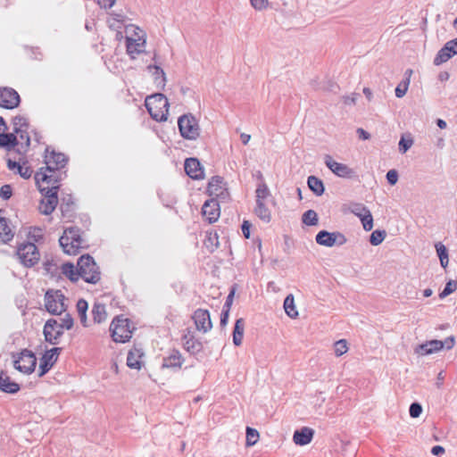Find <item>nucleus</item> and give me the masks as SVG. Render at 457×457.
I'll list each match as a JSON object with an SVG mask.
<instances>
[{"label": "nucleus", "mask_w": 457, "mask_h": 457, "mask_svg": "<svg viewBox=\"0 0 457 457\" xmlns=\"http://www.w3.org/2000/svg\"><path fill=\"white\" fill-rule=\"evenodd\" d=\"M62 272L73 282L81 278L87 283L96 284L101 278L98 266L88 254L79 257L77 267L71 262L63 263Z\"/></svg>", "instance_id": "nucleus-1"}, {"label": "nucleus", "mask_w": 457, "mask_h": 457, "mask_svg": "<svg viewBox=\"0 0 457 457\" xmlns=\"http://www.w3.org/2000/svg\"><path fill=\"white\" fill-rule=\"evenodd\" d=\"M46 167L41 168L35 175V179L37 184L46 183L47 185H59L62 179V170L67 163L66 156L62 153L54 151L49 152L46 150L45 155Z\"/></svg>", "instance_id": "nucleus-2"}, {"label": "nucleus", "mask_w": 457, "mask_h": 457, "mask_svg": "<svg viewBox=\"0 0 457 457\" xmlns=\"http://www.w3.org/2000/svg\"><path fill=\"white\" fill-rule=\"evenodd\" d=\"M145 105L150 116L156 121H164L167 120L169 112V102L167 97L161 94H154L147 96Z\"/></svg>", "instance_id": "nucleus-3"}, {"label": "nucleus", "mask_w": 457, "mask_h": 457, "mask_svg": "<svg viewBox=\"0 0 457 457\" xmlns=\"http://www.w3.org/2000/svg\"><path fill=\"white\" fill-rule=\"evenodd\" d=\"M60 245L67 254L73 255L79 253L82 247V238L79 229L76 228H68L59 239Z\"/></svg>", "instance_id": "nucleus-4"}, {"label": "nucleus", "mask_w": 457, "mask_h": 457, "mask_svg": "<svg viewBox=\"0 0 457 457\" xmlns=\"http://www.w3.org/2000/svg\"><path fill=\"white\" fill-rule=\"evenodd\" d=\"M43 184H37L39 190L45 195V198L40 202L39 211L45 215H49L54 211L58 204L57 193L59 185H47L44 187Z\"/></svg>", "instance_id": "nucleus-5"}, {"label": "nucleus", "mask_w": 457, "mask_h": 457, "mask_svg": "<svg viewBox=\"0 0 457 457\" xmlns=\"http://www.w3.org/2000/svg\"><path fill=\"white\" fill-rule=\"evenodd\" d=\"M180 135L187 140H195L200 135V127L197 120L191 113L183 114L178 120Z\"/></svg>", "instance_id": "nucleus-6"}, {"label": "nucleus", "mask_w": 457, "mask_h": 457, "mask_svg": "<svg viewBox=\"0 0 457 457\" xmlns=\"http://www.w3.org/2000/svg\"><path fill=\"white\" fill-rule=\"evenodd\" d=\"M16 254L20 262L27 268L35 266L40 260V253L34 243H23L17 248Z\"/></svg>", "instance_id": "nucleus-7"}, {"label": "nucleus", "mask_w": 457, "mask_h": 457, "mask_svg": "<svg viewBox=\"0 0 457 457\" xmlns=\"http://www.w3.org/2000/svg\"><path fill=\"white\" fill-rule=\"evenodd\" d=\"M110 330L113 341L117 343H125L132 337L129 319L116 317L111 323Z\"/></svg>", "instance_id": "nucleus-8"}, {"label": "nucleus", "mask_w": 457, "mask_h": 457, "mask_svg": "<svg viewBox=\"0 0 457 457\" xmlns=\"http://www.w3.org/2000/svg\"><path fill=\"white\" fill-rule=\"evenodd\" d=\"M454 342L453 337H448L444 341L436 339L427 341L415 348V353L428 355L437 353L444 348L450 350L454 346Z\"/></svg>", "instance_id": "nucleus-9"}, {"label": "nucleus", "mask_w": 457, "mask_h": 457, "mask_svg": "<svg viewBox=\"0 0 457 457\" xmlns=\"http://www.w3.org/2000/svg\"><path fill=\"white\" fill-rule=\"evenodd\" d=\"M45 306L48 312L54 315H60L66 310L65 297L59 291L49 290L45 295Z\"/></svg>", "instance_id": "nucleus-10"}, {"label": "nucleus", "mask_w": 457, "mask_h": 457, "mask_svg": "<svg viewBox=\"0 0 457 457\" xmlns=\"http://www.w3.org/2000/svg\"><path fill=\"white\" fill-rule=\"evenodd\" d=\"M37 364V358L35 354L27 349L22 350L17 359L13 361V366L16 370L25 373V374H30L34 371L35 367Z\"/></svg>", "instance_id": "nucleus-11"}, {"label": "nucleus", "mask_w": 457, "mask_h": 457, "mask_svg": "<svg viewBox=\"0 0 457 457\" xmlns=\"http://www.w3.org/2000/svg\"><path fill=\"white\" fill-rule=\"evenodd\" d=\"M207 191L209 195L217 201L227 202L229 198V193L226 187V183L220 176H214L211 179Z\"/></svg>", "instance_id": "nucleus-12"}, {"label": "nucleus", "mask_w": 457, "mask_h": 457, "mask_svg": "<svg viewBox=\"0 0 457 457\" xmlns=\"http://www.w3.org/2000/svg\"><path fill=\"white\" fill-rule=\"evenodd\" d=\"M316 242L320 245L332 247L335 245H343L346 243V237L340 232H328L321 230L316 235Z\"/></svg>", "instance_id": "nucleus-13"}, {"label": "nucleus", "mask_w": 457, "mask_h": 457, "mask_svg": "<svg viewBox=\"0 0 457 457\" xmlns=\"http://www.w3.org/2000/svg\"><path fill=\"white\" fill-rule=\"evenodd\" d=\"M63 330L59 327V321L55 319L48 320L44 326L43 333L45 339L51 345H57L60 342L61 337L63 335Z\"/></svg>", "instance_id": "nucleus-14"}, {"label": "nucleus", "mask_w": 457, "mask_h": 457, "mask_svg": "<svg viewBox=\"0 0 457 457\" xmlns=\"http://www.w3.org/2000/svg\"><path fill=\"white\" fill-rule=\"evenodd\" d=\"M325 165L337 177L351 179L354 176V170L346 164L336 162L332 156L326 154L324 156Z\"/></svg>", "instance_id": "nucleus-15"}, {"label": "nucleus", "mask_w": 457, "mask_h": 457, "mask_svg": "<svg viewBox=\"0 0 457 457\" xmlns=\"http://www.w3.org/2000/svg\"><path fill=\"white\" fill-rule=\"evenodd\" d=\"M62 351L60 347H54L48 351H46L42 358L40 359L39 368H38V376L43 377L46 373H47L50 369L56 362L58 356Z\"/></svg>", "instance_id": "nucleus-16"}, {"label": "nucleus", "mask_w": 457, "mask_h": 457, "mask_svg": "<svg viewBox=\"0 0 457 457\" xmlns=\"http://www.w3.org/2000/svg\"><path fill=\"white\" fill-rule=\"evenodd\" d=\"M20 102V96L16 90L12 87H0V107L13 109Z\"/></svg>", "instance_id": "nucleus-17"}, {"label": "nucleus", "mask_w": 457, "mask_h": 457, "mask_svg": "<svg viewBox=\"0 0 457 457\" xmlns=\"http://www.w3.org/2000/svg\"><path fill=\"white\" fill-rule=\"evenodd\" d=\"M457 54V37L445 43V45L438 51L434 64L438 66L446 62L453 55Z\"/></svg>", "instance_id": "nucleus-18"}, {"label": "nucleus", "mask_w": 457, "mask_h": 457, "mask_svg": "<svg viewBox=\"0 0 457 457\" xmlns=\"http://www.w3.org/2000/svg\"><path fill=\"white\" fill-rule=\"evenodd\" d=\"M352 212L357 216L365 231H370L373 228V217L370 211L361 204H356L352 207Z\"/></svg>", "instance_id": "nucleus-19"}, {"label": "nucleus", "mask_w": 457, "mask_h": 457, "mask_svg": "<svg viewBox=\"0 0 457 457\" xmlns=\"http://www.w3.org/2000/svg\"><path fill=\"white\" fill-rule=\"evenodd\" d=\"M139 35L141 37H126L127 53L132 59L142 54L145 48V35Z\"/></svg>", "instance_id": "nucleus-20"}, {"label": "nucleus", "mask_w": 457, "mask_h": 457, "mask_svg": "<svg viewBox=\"0 0 457 457\" xmlns=\"http://www.w3.org/2000/svg\"><path fill=\"white\" fill-rule=\"evenodd\" d=\"M193 320L195 321L196 329L203 333H207L212 328L210 313L207 310L197 309L193 314Z\"/></svg>", "instance_id": "nucleus-21"}, {"label": "nucleus", "mask_w": 457, "mask_h": 457, "mask_svg": "<svg viewBox=\"0 0 457 457\" xmlns=\"http://www.w3.org/2000/svg\"><path fill=\"white\" fill-rule=\"evenodd\" d=\"M220 213L219 202L216 199L212 198L205 201L202 207V214L210 223L215 222L219 219Z\"/></svg>", "instance_id": "nucleus-22"}, {"label": "nucleus", "mask_w": 457, "mask_h": 457, "mask_svg": "<svg viewBox=\"0 0 457 457\" xmlns=\"http://www.w3.org/2000/svg\"><path fill=\"white\" fill-rule=\"evenodd\" d=\"M184 168L186 173L193 179H201L204 176L203 167L196 158H187Z\"/></svg>", "instance_id": "nucleus-23"}, {"label": "nucleus", "mask_w": 457, "mask_h": 457, "mask_svg": "<svg viewBox=\"0 0 457 457\" xmlns=\"http://www.w3.org/2000/svg\"><path fill=\"white\" fill-rule=\"evenodd\" d=\"M314 430L309 427H303L294 432L293 441L296 445L303 446L310 444L313 438Z\"/></svg>", "instance_id": "nucleus-24"}, {"label": "nucleus", "mask_w": 457, "mask_h": 457, "mask_svg": "<svg viewBox=\"0 0 457 457\" xmlns=\"http://www.w3.org/2000/svg\"><path fill=\"white\" fill-rule=\"evenodd\" d=\"M144 352L140 347H133L128 353L127 365L130 369L140 370L143 365Z\"/></svg>", "instance_id": "nucleus-25"}, {"label": "nucleus", "mask_w": 457, "mask_h": 457, "mask_svg": "<svg viewBox=\"0 0 457 457\" xmlns=\"http://www.w3.org/2000/svg\"><path fill=\"white\" fill-rule=\"evenodd\" d=\"M21 389L20 385L4 372L0 373V390L7 394H16Z\"/></svg>", "instance_id": "nucleus-26"}, {"label": "nucleus", "mask_w": 457, "mask_h": 457, "mask_svg": "<svg viewBox=\"0 0 457 457\" xmlns=\"http://www.w3.org/2000/svg\"><path fill=\"white\" fill-rule=\"evenodd\" d=\"M184 362L181 353L178 350H172L170 353L163 359L162 368L179 369Z\"/></svg>", "instance_id": "nucleus-27"}, {"label": "nucleus", "mask_w": 457, "mask_h": 457, "mask_svg": "<svg viewBox=\"0 0 457 457\" xmlns=\"http://www.w3.org/2000/svg\"><path fill=\"white\" fill-rule=\"evenodd\" d=\"M147 70L152 73L156 87L163 89L166 85V75L163 70L157 65H148Z\"/></svg>", "instance_id": "nucleus-28"}, {"label": "nucleus", "mask_w": 457, "mask_h": 457, "mask_svg": "<svg viewBox=\"0 0 457 457\" xmlns=\"http://www.w3.org/2000/svg\"><path fill=\"white\" fill-rule=\"evenodd\" d=\"M91 312L96 323H102L107 319L106 307L103 303H95Z\"/></svg>", "instance_id": "nucleus-29"}, {"label": "nucleus", "mask_w": 457, "mask_h": 457, "mask_svg": "<svg viewBox=\"0 0 457 457\" xmlns=\"http://www.w3.org/2000/svg\"><path fill=\"white\" fill-rule=\"evenodd\" d=\"M255 214L264 222L269 223L271 220V213L266 205V201L256 202Z\"/></svg>", "instance_id": "nucleus-30"}, {"label": "nucleus", "mask_w": 457, "mask_h": 457, "mask_svg": "<svg viewBox=\"0 0 457 457\" xmlns=\"http://www.w3.org/2000/svg\"><path fill=\"white\" fill-rule=\"evenodd\" d=\"M245 330V322L242 318L237 319L235 323L233 331V343L235 345L239 346L243 342Z\"/></svg>", "instance_id": "nucleus-31"}, {"label": "nucleus", "mask_w": 457, "mask_h": 457, "mask_svg": "<svg viewBox=\"0 0 457 457\" xmlns=\"http://www.w3.org/2000/svg\"><path fill=\"white\" fill-rule=\"evenodd\" d=\"M308 187L318 196L324 193V184L321 179L315 176H310L307 179Z\"/></svg>", "instance_id": "nucleus-32"}, {"label": "nucleus", "mask_w": 457, "mask_h": 457, "mask_svg": "<svg viewBox=\"0 0 457 457\" xmlns=\"http://www.w3.org/2000/svg\"><path fill=\"white\" fill-rule=\"evenodd\" d=\"M284 310L287 315L292 319H295L298 316V312L295 304V298L292 294L287 295L285 298Z\"/></svg>", "instance_id": "nucleus-33"}, {"label": "nucleus", "mask_w": 457, "mask_h": 457, "mask_svg": "<svg viewBox=\"0 0 457 457\" xmlns=\"http://www.w3.org/2000/svg\"><path fill=\"white\" fill-rule=\"evenodd\" d=\"M13 237V233L4 218H0V238L4 243L11 241Z\"/></svg>", "instance_id": "nucleus-34"}, {"label": "nucleus", "mask_w": 457, "mask_h": 457, "mask_svg": "<svg viewBox=\"0 0 457 457\" xmlns=\"http://www.w3.org/2000/svg\"><path fill=\"white\" fill-rule=\"evenodd\" d=\"M17 137L12 133H1L0 134V147L11 149L18 145Z\"/></svg>", "instance_id": "nucleus-35"}, {"label": "nucleus", "mask_w": 457, "mask_h": 457, "mask_svg": "<svg viewBox=\"0 0 457 457\" xmlns=\"http://www.w3.org/2000/svg\"><path fill=\"white\" fill-rule=\"evenodd\" d=\"M124 21L125 16L123 14L115 12H112L107 20L109 27L112 29H120L121 26L124 24Z\"/></svg>", "instance_id": "nucleus-36"}, {"label": "nucleus", "mask_w": 457, "mask_h": 457, "mask_svg": "<svg viewBox=\"0 0 457 457\" xmlns=\"http://www.w3.org/2000/svg\"><path fill=\"white\" fill-rule=\"evenodd\" d=\"M12 125L14 132H19L24 129H29L28 119L23 115H17L12 119Z\"/></svg>", "instance_id": "nucleus-37"}, {"label": "nucleus", "mask_w": 457, "mask_h": 457, "mask_svg": "<svg viewBox=\"0 0 457 457\" xmlns=\"http://www.w3.org/2000/svg\"><path fill=\"white\" fill-rule=\"evenodd\" d=\"M270 195V189L264 182L258 184L255 190L256 202L266 201Z\"/></svg>", "instance_id": "nucleus-38"}, {"label": "nucleus", "mask_w": 457, "mask_h": 457, "mask_svg": "<svg viewBox=\"0 0 457 457\" xmlns=\"http://www.w3.org/2000/svg\"><path fill=\"white\" fill-rule=\"evenodd\" d=\"M302 221L307 226H314L318 223V215L315 211L308 210L302 217Z\"/></svg>", "instance_id": "nucleus-39"}, {"label": "nucleus", "mask_w": 457, "mask_h": 457, "mask_svg": "<svg viewBox=\"0 0 457 457\" xmlns=\"http://www.w3.org/2000/svg\"><path fill=\"white\" fill-rule=\"evenodd\" d=\"M386 233L385 230L376 229L371 233V235L370 237V243L372 245L377 246L384 241V239L386 238Z\"/></svg>", "instance_id": "nucleus-40"}, {"label": "nucleus", "mask_w": 457, "mask_h": 457, "mask_svg": "<svg viewBox=\"0 0 457 457\" xmlns=\"http://www.w3.org/2000/svg\"><path fill=\"white\" fill-rule=\"evenodd\" d=\"M348 344L345 339H340L334 344V352L336 356L339 357L347 353Z\"/></svg>", "instance_id": "nucleus-41"}, {"label": "nucleus", "mask_w": 457, "mask_h": 457, "mask_svg": "<svg viewBox=\"0 0 457 457\" xmlns=\"http://www.w3.org/2000/svg\"><path fill=\"white\" fill-rule=\"evenodd\" d=\"M259 439V433L256 429L247 427L246 428V445H254Z\"/></svg>", "instance_id": "nucleus-42"}, {"label": "nucleus", "mask_w": 457, "mask_h": 457, "mask_svg": "<svg viewBox=\"0 0 457 457\" xmlns=\"http://www.w3.org/2000/svg\"><path fill=\"white\" fill-rule=\"evenodd\" d=\"M125 32H126V37H141L140 35H139V32L140 34L142 35H145V33L144 32V30H142L139 27L134 25V24H129V25H126L125 26Z\"/></svg>", "instance_id": "nucleus-43"}, {"label": "nucleus", "mask_w": 457, "mask_h": 457, "mask_svg": "<svg viewBox=\"0 0 457 457\" xmlns=\"http://www.w3.org/2000/svg\"><path fill=\"white\" fill-rule=\"evenodd\" d=\"M410 85L409 78H405L403 81H401L395 88V96L398 98H402L405 96L408 87Z\"/></svg>", "instance_id": "nucleus-44"}, {"label": "nucleus", "mask_w": 457, "mask_h": 457, "mask_svg": "<svg viewBox=\"0 0 457 457\" xmlns=\"http://www.w3.org/2000/svg\"><path fill=\"white\" fill-rule=\"evenodd\" d=\"M17 134V139H18V142L19 144L21 145V146L23 147H29V144H30V137H29V129H24V130H21V131H19V132H15Z\"/></svg>", "instance_id": "nucleus-45"}, {"label": "nucleus", "mask_w": 457, "mask_h": 457, "mask_svg": "<svg viewBox=\"0 0 457 457\" xmlns=\"http://www.w3.org/2000/svg\"><path fill=\"white\" fill-rule=\"evenodd\" d=\"M457 289V281L455 280H449L444 290L439 294V297L441 299L446 297L447 295H451Z\"/></svg>", "instance_id": "nucleus-46"}, {"label": "nucleus", "mask_w": 457, "mask_h": 457, "mask_svg": "<svg viewBox=\"0 0 457 457\" xmlns=\"http://www.w3.org/2000/svg\"><path fill=\"white\" fill-rule=\"evenodd\" d=\"M29 238L35 242H39L44 238V230L41 228L35 227L30 228L29 232Z\"/></svg>", "instance_id": "nucleus-47"}, {"label": "nucleus", "mask_w": 457, "mask_h": 457, "mask_svg": "<svg viewBox=\"0 0 457 457\" xmlns=\"http://www.w3.org/2000/svg\"><path fill=\"white\" fill-rule=\"evenodd\" d=\"M251 6L258 12L266 10L269 7V0H249Z\"/></svg>", "instance_id": "nucleus-48"}, {"label": "nucleus", "mask_w": 457, "mask_h": 457, "mask_svg": "<svg viewBox=\"0 0 457 457\" xmlns=\"http://www.w3.org/2000/svg\"><path fill=\"white\" fill-rule=\"evenodd\" d=\"M59 327L64 331V329H71L73 327V319L70 314H65L63 318H61L59 320Z\"/></svg>", "instance_id": "nucleus-49"}, {"label": "nucleus", "mask_w": 457, "mask_h": 457, "mask_svg": "<svg viewBox=\"0 0 457 457\" xmlns=\"http://www.w3.org/2000/svg\"><path fill=\"white\" fill-rule=\"evenodd\" d=\"M413 145V140L411 138L405 139L402 137L399 141V151L402 154L406 153Z\"/></svg>", "instance_id": "nucleus-50"}, {"label": "nucleus", "mask_w": 457, "mask_h": 457, "mask_svg": "<svg viewBox=\"0 0 457 457\" xmlns=\"http://www.w3.org/2000/svg\"><path fill=\"white\" fill-rule=\"evenodd\" d=\"M409 412L411 418H418L422 412V406L419 403H412L410 406Z\"/></svg>", "instance_id": "nucleus-51"}, {"label": "nucleus", "mask_w": 457, "mask_h": 457, "mask_svg": "<svg viewBox=\"0 0 457 457\" xmlns=\"http://www.w3.org/2000/svg\"><path fill=\"white\" fill-rule=\"evenodd\" d=\"M12 195V189L10 185H4L0 188V196L3 199L8 200L9 198H11Z\"/></svg>", "instance_id": "nucleus-52"}, {"label": "nucleus", "mask_w": 457, "mask_h": 457, "mask_svg": "<svg viewBox=\"0 0 457 457\" xmlns=\"http://www.w3.org/2000/svg\"><path fill=\"white\" fill-rule=\"evenodd\" d=\"M386 179L390 185H395L398 181V173L395 170H390L386 173Z\"/></svg>", "instance_id": "nucleus-53"}, {"label": "nucleus", "mask_w": 457, "mask_h": 457, "mask_svg": "<svg viewBox=\"0 0 457 457\" xmlns=\"http://www.w3.org/2000/svg\"><path fill=\"white\" fill-rule=\"evenodd\" d=\"M17 173H19L24 179H29L32 175V170L29 167H24L20 164L17 169Z\"/></svg>", "instance_id": "nucleus-54"}, {"label": "nucleus", "mask_w": 457, "mask_h": 457, "mask_svg": "<svg viewBox=\"0 0 457 457\" xmlns=\"http://www.w3.org/2000/svg\"><path fill=\"white\" fill-rule=\"evenodd\" d=\"M435 246L439 259L448 257L447 249L442 243L439 242Z\"/></svg>", "instance_id": "nucleus-55"}, {"label": "nucleus", "mask_w": 457, "mask_h": 457, "mask_svg": "<svg viewBox=\"0 0 457 457\" xmlns=\"http://www.w3.org/2000/svg\"><path fill=\"white\" fill-rule=\"evenodd\" d=\"M88 305L86 300L79 299L77 303V311L79 314L87 313Z\"/></svg>", "instance_id": "nucleus-56"}, {"label": "nucleus", "mask_w": 457, "mask_h": 457, "mask_svg": "<svg viewBox=\"0 0 457 457\" xmlns=\"http://www.w3.org/2000/svg\"><path fill=\"white\" fill-rule=\"evenodd\" d=\"M116 0H96L97 4L104 9H110L112 8Z\"/></svg>", "instance_id": "nucleus-57"}, {"label": "nucleus", "mask_w": 457, "mask_h": 457, "mask_svg": "<svg viewBox=\"0 0 457 457\" xmlns=\"http://www.w3.org/2000/svg\"><path fill=\"white\" fill-rule=\"evenodd\" d=\"M250 228H251V223L248 220H244L241 228H242L243 235L245 238L250 237Z\"/></svg>", "instance_id": "nucleus-58"}, {"label": "nucleus", "mask_w": 457, "mask_h": 457, "mask_svg": "<svg viewBox=\"0 0 457 457\" xmlns=\"http://www.w3.org/2000/svg\"><path fill=\"white\" fill-rule=\"evenodd\" d=\"M234 294H235V290L232 289L230 291V293L228 294V295L227 296V299H226V302L224 303L223 309L228 310V311L230 310V306H231L232 302H233Z\"/></svg>", "instance_id": "nucleus-59"}, {"label": "nucleus", "mask_w": 457, "mask_h": 457, "mask_svg": "<svg viewBox=\"0 0 457 457\" xmlns=\"http://www.w3.org/2000/svg\"><path fill=\"white\" fill-rule=\"evenodd\" d=\"M357 134L359 137L362 140H368L370 137V133L364 130L363 129H358Z\"/></svg>", "instance_id": "nucleus-60"}, {"label": "nucleus", "mask_w": 457, "mask_h": 457, "mask_svg": "<svg viewBox=\"0 0 457 457\" xmlns=\"http://www.w3.org/2000/svg\"><path fill=\"white\" fill-rule=\"evenodd\" d=\"M356 102V94H352L344 97V103L345 104H354Z\"/></svg>", "instance_id": "nucleus-61"}, {"label": "nucleus", "mask_w": 457, "mask_h": 457, "mask_svg": "<svg viewBox=\"0 0 457 457\" xmlns=\"http://www.w3.org/2000/svg\"><path fill=\"white\" fill-rule=\"evenodd\" d=\"M228 313H229L228 310H225V309L222 310L221 317H220L221 326H224L227 324L228 320Z\"/></svg>", "instance_id": "nucleus-62"}, {"label": "nucleus", "mask_w": 457, "mask_h": 457, "mask_svg": "<svg viewBox=\"0 0 457 457\" xmlns=\"http://www.w3.org/2000/svg\"><path fill=\"white\" fill-rule=\"evenodd\" d=\"M431 453H432V454H434L436 456H439L440 454L445 453V449H444V447H442L440 445H435L432 448Z\"/></svg>", "instance_id": "nucleus-63"}, {"label": "nucleus", "mask_w": 457, "mask_h": 457, "mask_svg": "<svg viewBox=\"0 0 457 457\" xmlns=\"http://www.w3.org/2000/svg\"><path fill=\"white\" fill-rule=\"evenodd\" d=\"M7 166L12 170H17L18 167L20 166V163L15 161L8 160Z\"/></svg>", "instance_id": "nucleus-64"}]
</instances>
